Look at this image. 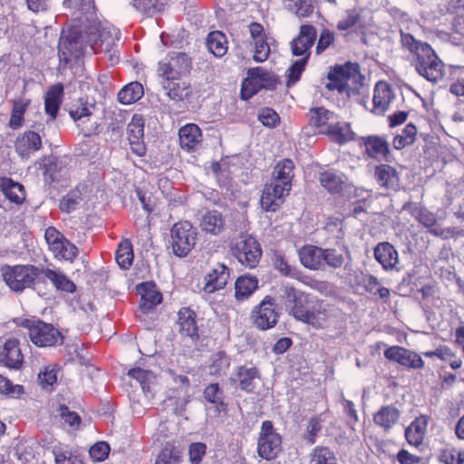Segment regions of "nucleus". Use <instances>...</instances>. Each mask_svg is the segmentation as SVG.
Masks as SVG:
<instances>
[{"instance_id":"obj_20","label":"nucleus","mask_w":464,"mask_h":464,"mask_svg":"<svg viewBox=\"0 0 464 464\" xmlns=\"http://www.w3.org/2000/svg\"><path fill=\"white\" fill-rule=\"evenodd\" d=\"M143 128L144 121L142 117L138 114L133 115L131 121L127 127L128 140L131 150L139 156H142L145 152L143 146Z\"/></svg>"},{"instance_id":"obj_29","label":"nucleus","mask_w":464,"mask_h":464,"mask_svg":"<svg viewBox=\"0 0 464 464\" xmlns=\"http://www.w3.org/2000/svg\"><path fill=\"white\" fill-rule=\"evenodd\" d=\"M428 417L420 415L408 426V444L419 448L422 445L423 438L427 430Z\"/></svg>"},{"instance_id":"obj_37","label":"nucleus","mask_w":464,"mask_h":464,"mask_svg":"<svg viewBox=\"0 0 464 464\" xmlns=\"http://www.w3.org/2000/svg\"><path fill=\"white\" fill-rule=\"evenodd\" d=\"M207 46L215 56L222 57L227 51L226 35L219 31L209 33L207 38Z\"/></svg>"},{"instance_id":"obj_6","label":"nucleus","mask_w":464,"mask_h":464,"mask_svg":"<svg viewBox=\"0 0 464 464\" xmlns=\"http://www.w3.org/2000/svg\"><path fill=\"white\" fill-rule=\"evenodd\" d=\"M40 274H42V269L26 265L9 266L4 271L3 276L11 290L22 292L25 288L32 287Z\"/></svg>"},{"instance_id":"obj_39","label":"nucleus","mask_w":464,"mask_h":464,"mask_svg":"<svg viewBox=\"0 0 464 464\" xmlns=\"http://www.w3.org/2000/svg\"><path fill=\"white\" fill-rule=\"evenodd\" d=\"M366 151L379 160H386L389 154L388 143L379 137H370L365 142Z\"/></svg>"},{"instance_id":"obj_12","label":"nucleus","mask_w":464,"mask_h":464,"mask_svg":"<svg viewBox=\"0 0 464 464\" xmlns=\"http://www.w3.org/2000/svg\"><path fill=\"white\" fill-rule=\"evenodd\" d=\"M191 68V59L185 53H172L168 62L159 63V74L163 79H175L187 74Z\"/></svg>"},{"instance_id":"obj_47","label":"nucleus","mask_w":464,"mask_h":464,"mask_svg":"<svg viewBox=\"0 0 464 464\" xmlns=\"http://www.w3.org/2000/svg\"><path fill=\"white\" fill-rule=\"evenodd\" d=\"M82 200V192L79 188L69 191L62 198L59 204V208L62 212L71 213L74 211Z\"/></svg>"},{"instance_id":"obj_45","label":"nucleus","mask_w":464,"mask_h":464,"mask_svg":"<svg viewBox=\"0 0 464 464\" xmlns=\"http://www.w3.org/2000/svg\"><path fill=\"white\" fill-rule=\"evenodd\" d=\"M132 5L138 11L152 16L163 10L166 0H133Z\"/></svg>"},{"instance_id":"obj_61","label":"nucleus","mask_w":464,"mask_h":464,"mask_svg":"<svg viewBox=\"0 0 464 464\" xmlns=\"http://www.w3.org/2000/svg\"><path fill=\"white\" fill-rule=\"evenodd\" d=\"M89 453L93 460L103 461L110 453V445L105 441L97 442L91 447Z\"/></svg>"},{"instance_id":"obj_1","label":"nucleus","mask_w":464,"mask_h":464,"mask_svg":"<svg viewBox=\"0 0 464 464\" xmlns=\"http://www.w3.org/2000/svg\"><path fill=\"white\" fill-rule=\"evenodd\" d=\"M408 50L411 64L420 76L434 83L443 79L445 65L430 44L408 34Z\"/></svg>"},{"instance_id":"obj_26","label":"nucleus","mask_w":464,"mask_h":464,"mask_svg":"<svg viewBox=\"0 0 464 464\" xmlns=\"http://www.w3.org/2000/svg\"><path fill=\"white\" fill-rule=\"evenodd\" d=\"M179 136L180 146L188 150L194 149L202 140L201 130L194 123L181 127Z\"/></svg>"},{"instance_id":"obj_52","label":"nucleus","mask_w":464,"mask_h":464,"mask_svg":"<svg viewBox=\"0 0 464 464\" xmlns=\"http://www.w3.org/2000/svg\"><path fill=\"white\" fill-rule=\"evenodd\" d=\"M179 460L180 451L167 444L158 455L155 464H179Z\"/></svg>"},{"instance_id":"obj_14","label":"nucleus","mask_w":464,"mask_h":464,"mask_svg":"<svg viewBox=\"0 0 464 464\" xmlns=\"http://www.w3.org/2000/svg\"><path fill=\"white\" fill-rule=\"evenodd\" d=\"M290 190V185H285L272 179L269 184L265 186L263 190L260 198L262 208L266 211H276L282 203L283 197L288 195Z\"/></svg>"},{"instance_id":"obj_5","label":"nucleus","mask_w":464,"mask_h":464,"mask_svg":"<svg viewBox=\"0 0 464 464\" xmlns=\"http://www.w3.org/2000/svg\"><path fill=\"white\" fill-rule=\"evenodd\" d=\"M170 238L173 254L186 257L196 246L198 229L188 221H179L171 227Z\"/></svg>"},{"instance_id":"obj_8","label":"nucleus","mask_w":464,"mask_h":464,"mask_svg":"<svg viewBox=\"0 0 464 464\" xmlns=\"http://www.w3.org/2000/svg\"><path fill=\"white\" fill-rule=\"evenodd\" d=\"M362 78L360 66L357 63H346L343 65H336L327 75L329 82L325 84L328 90H338L343 92L348 87V82H356Z\"/></svg>"},{"instance_id":"obj_40","label":"nucleus","mask_w":464,"mask_h":464,"mask_svg":"<svg viewBox=\"0 0 464 464\" xmlns=\"http://www.w3.org/2000/svg\"><path fill=\"white\" fill-rule=\"evenodd\" d=\"M309 126L320 129L326 126L329 121L334 119V113L324 107L311 108L308 112Z\"/></svg>"},{"instance_id":"obj_2","label":"nucleus","mask_w":464,"mask_h":464,"mask_svg":"<svg viewBox=\"0 0 464 464\" xmlns=\"http://www.w3.org/2000/svg\"><path fill=\"white\" fill-rule=\"evenodd\" d=\"M87 44L98 54H103L111 65L119 62V51L116 41L120 32L109 23L95 22L83 31Z\"/></svg>"},{"instance_id":"obj_19","label":"nucleus","mask_w":464,"mask_h":464,"mask_svg":"<svg viewBox=\"0 0 464 464\" xmlns=\"http://www.w3.org/2000/svg\"><path fill=\"white\" fill-rule=\"evenodd\" d=\"M14 146L20 157L28 159L42 148V138L36 131L26 130L17 137Z\"/></svg>"},{"instance_id":"obj_24","label":"nucleus","mask_w":464,"mask_h":464,"mask_svg":"<svg viewBox=\"0 0 464 464\" xmlns=\"http://www.w3.org/2000/svg\"><path fill=\"white\" fill-rule=\"evenodd\" d=\"M178 316L179 333L191 338L198 337V328L196 322V314L189 308L183 307L179 311Z\"/></svg>"},{"instance_id":"obj_4","label":"nucleus","mask_w":464,"mask_h":464,"mask_svg":"<svg viewBox=\"0 0 464 464\" xmlns=\"http://www.w3.org/2000/svg\"><path fill=\"white\" fill-rule=\"evenodd\" d=\"M86 44L83 31L77 27L63 31L58 44L60 65L65 67L70 63L82 56Z\"/></svg>"},{"instance_id":"obj_25","label":"nucleus","mask_w":464,"mask_h":464,"mask_svg":"<svg viewBox=\"0 0 464 464\" xmlns=\"http://www.w3.org/2000/svg\"><path fill=\"white\" fill-rule=\"evenodd\" d=\"M0 190L13 203L21 204L25 199L24 186L10 178L0 177Z\"/></svg>"},{"instance_id":"obj_28","label":"nucleus","mask_w":464,"mask_h":464,"mask_svg":"<svg viewBox=\"0 0 464 464\" xmlns=\"http://www.w3.org/2000/svg\"><path fill=\"white\" fill-rule=\"evenodd\" d=\"M63 93V86L62 83H57L52 86L46 92L44 99L45 112L54 120L57 116L60 105L62 103V96Z\"/></svg>"},{"instance_id":"obj_17","label":"nucleus","mask_w":464,"mask_h":464,"mask_svg":"<svg viewBox=\"0 0 464 464\" xmlns=\"http://www.w3.org/2000/svg\"><path fill=\"white\" fill-rule=\"evenodd\" d=\"M395 95L392 86L384 82L379 81L374 87L372 112L376 115H383L388 110Z\"/></svg>"},{"instance_id":"obj_49","label":"nucleus","mask_w":464,"mask_h":464,"mask_svg":"<svg viewBox=\"0 0 464 464\" xmlns=\"http://www.w3.org/2000/svg\"><path fill=\"white\" fill-rule=\"evenodd\" d=\"M327 133L339 143L345 142L352 139V130L349 125L339 122L330 124L327 127Z\"/></svg>"},{"instance_id":"obj_58","label":"nucleus","mask_w":464,"mask_h":464,"mask_svg":"<svg viewBox=\"0 0 464 464\" xmlns=\"http://www.w3.org/2000/svg\"><path fill=\"white\" fill-rule=\"evenodd\" d=\"M229 366V359L224 352H218L213 356L210 372L214 374H222Z\"/></svg>"},{"instance_id":"obj_55","label":"nucleus","mask_w":464,"mask_h":464,"mask_svg":"<svg viewBox=\"0 0 464 464\" xmlns=\"http://www.w3.org/2000/svg\"><path fill=\"white\" fill-rule=\"evenodd\" d=\"M322 430V420L319 416L312 418L306 427L305 432L304 433V440L309 444L315 442L316 436Z\"/></svg>"},{"instance_id":"obj_38","label":"nucleus","mask_w":464,"mask_h":464,"mask_svg":"<svg viewBox=\"0 0 464 464\" xmlns=\"http://www.w3.org/2000/svg\"><path fill=\"white\" fill-rule=\"evenodd\" d=\"M309 464H338V460L328 447L316 446L309 454Z\"/></svg>"},{"instance_id":"obj_53","label":"nucleus","mask_w":464,"mask_h":464,"mask_svg":"<svg viewBox=\"0 0 464 464\" xmlns=\"http://www.w3.org/2000/svg\"><path fill=\"white\" fill-rule=\"evenodd\" d=\"M353 26L360 28L364 26L361 14L356 10H349L346 16L340 20L337 24V28L342 31L348 30Z\"/></svg>"},{"instance_id":"obj_41","label":"nucleus","mask_w":464,"mask_h":464,"mask_svg":"<svg viewBox=\"0 0 464 464\" xmlns=\"http://www.w3.org/2000/svg\"><path fill=\"white\" fill-rule=\"evenodd\" d=\"M29 104V99H19L14 102L11 117L8 123L11 129L17 130L23 126L24 114Z\"/></svg>"},{"instance_id":"obj_51","label":"nucleus","mask_w":464,"mask_h":464,"mask_svg":"<svg viewBox=\"0 0 464 464\" xmlns=\"http://www.w3.org/2000/svg\"><path fill=\"white\" fill-rule=\"evenodd\" d=\"M287 9L299 17H306L313 13L312 0H285Z\"/></svg>"},{"instance_id":"obj_22","label":"nucleus","mask_w":464,"mask_h":464,"mask_svg":"<svg viewBox=\"0 0 464 464\" xmlns=\"http://www.w3.org/2000/svg\"><path fill=\"white\" fill-rule=\"evenodd\" d=\"M323 254V248L312 245L304 246L298 251L301 264L312 270H318L324 267Z\"/></svg>"},{"instance_id":"obj_42","label":"nucleus","mask_w":464,"mask_h":464,"mask_svg":"<svg viewBox=\"0 0 464 464\" xmlns=\"http://www.w3.org/2000/svg\"><path fill=\"white\" fill-rule=\"evenodd\" d=\"M133 251L130 241H122L116 251L115 259L121 269H129L133 262Z\"/></svg>"},{"instance_id":"obj_13","label":"nucleus","mask_w":464,"mask_h":464,"mask_svg":"<svg viewBox=\"0 0 464 464\" xmlns=\"http://www.w3.org/2000/svg\"><path fill=\"white\" fill-rule=\"evenodd\" d=\"M252 317L255 325L260 330H267L274 327L278 320L274 298L266 296L252 311Z\"/></svg>"},{"instance_id":"obj_43","label":"nucleus","mask_w":464,"mask_h":464,"mask_svg":"<svg viewBox=\"0 0 464 464\" xmlns=\"http://www.w3.org/2000/svg\"><path fill=\"white\" fill-rule=\"evenodd\" d=\"M274 267L285 276L301 281L303 274L296 267L290 266L282 255L276 254L273 258Z\"/></svg>"},{"instance_id":"obj_56","label":"nucleus","mask_w":464,"mask_h":464,"mask_svg":"<svg viewBox=\"0 0 464 464\" xmlns=\"http://www.w3.org/2000/svg\"><path fill=\"white\" fill-rule=\"evenodd\" d=\"M278 114L271 108H262L258 111V121L266 127L275 128L279 123Z\"/></svg>"},{"instance_id":"obj_50","label":"nucleus","mask_w":464,"mask_h":464,"mask_svg":"<svg viewBox=\"0 0 464 464\" xmlns=\"http://www.w3.org/2000/svg\"><path fill=\"white\" fill-rule=\"evenodd\" d=\"M324 266L327 265L332 268H339L345 261V256H349V252L345 250L343 253L338 252L336 249H324Z\"/></svg>"},{"instance_id":"obj_21","label":"nucleus","mask_w":464,"mask_h":464,"mask_svg":"<svg viewBox=\"0 0 464 464\" xmlns=\"http://www.w3.org/2000/svg\"><path fill=\"white\" fill-rule=\"evenodd\" d=\"M162 87L166 94L173 101L180 102L188 99L192 93L190 84L179 78L163 79Z\"/></svg>"},{"instance_id":"obj_62","label":"nucleus","mask_w":464,"mask_h":464,"mask_svg":"<svg viewBox=\"0 0 464 464\" xmlns=\"http://www.w3.org/2000/svg\"><path fill=\"white\" fill-rule=\"evenodd\" d=\"M44 168V175H49L50 179L54 181L56 179V172L61 171L62 162L57 158H44L42 160Z\"/></svg>"},{"instance_id":"obj_18","label":"nucleus","mask_w":464,"mask_h":464,"mask_svg":"<svg viewBox=\"0 0 464 464\" xmlns=\"http://www.w3.org/2000/svg\"><path fill=\"white\" fill-rule=\"evenodd\" d=\"M24 362V356L15 339H8L5 344L0 347V363L4 366L19 370Z\"/></svg>"},{"instance_id":"obj_63","label":"nucleus","mask_w":464,"mask_h":464,"mask_svg":"<svg viewBox=\"0 0 464 464\" xmlns=\"http://www.w3.org/2000/svg\"><path fill=\"white\" fill-rule=\"evenodd\" d=\"M255 44V54L254 60L260 63L266 61L270 53V47L266 41V38H262L254 41Z\"/></svg>"},{"instance_id":"obj_44","label":"nucleus","mask_w":464,"mask_h":464,"mask_svg":"<svg viewBox=\"0 0 464 464\" xmlns=\"http://www.w3.org/2000/svg\"><path fill=\"white\" fill-rule=\"evenodd\" d=\"M51 251L56 258L67 261H72L78 253L77 247L65 237L57 246H54Z\"/></svg>"},{"instance_id":"obj_27","label":"nucleus","mask_w":464,"mask_h":464,"mask_svg":"<svg viewBox=\"0 0 464 464\" xmlns=\"http://www.w3.org/2000/svg\"><path fill=\"white\" fill-rule=\"evenodd\" d=\"M374 256L384 269L396 268L398 254L390 243L383 242L378 244L374 248Z\"/></svg>"},{"instance_id":"obj_46","label":"nucleus","mask_w":464,"mask_h":464,"mask_svg":"<svg viewBox=\"0 0 464 464\" xmlns=\"http://www.w3.org/2000/svg\"><path fill=\"white\" fill-rule=\"evenodd\" d=\"M319 181L331 193H338L343 189V179L334 172L324 171L320 173Z\"/></svg>"},{"instance_id":"obj_48","label":"nucleus","mask_w":464,"mask_h":464,"mask_svg":"<svg viewBox=\"0 0 464 464\" xmlns=\"http://www.w3.org/2000/svg\"><path fill=\"white\" fill-rule=\"evenodd\" d=\"M129 376L135 379L139 383L143 392H149L150 383L155 380V375L151 371L143 370L140 368L130 369L128 372Z\"/></svg>"},{"instance_id":"obj_33","label":"nucleus","mask_w":464,"mask_h":464,"mask_svg":"<svg viewBox=\"0 0 464 464\" xmlns=\"http://www.w3.org/2000/svg\"><path fill=\"white\" fill-rule=\"evenodd\" d=\"M42 274L44 275V276L48 278L58 290L68 293H73L75 291L76 286L74 283L64 274L49 268L42 269Z\"/></svg>"},{"instance_id":"obj_16","label":"nucleus","mask_w":464,"mask_h":464,"mask_svg":"<svg viewBox=\"0 0 464 464\" xmlns=\"http://www.w3.org/2000/svg\"><path fill=\"white\" fill-rule=\"evenodd\" d=\"M229 279V269L223 264H216L211 270L205 276V285L203 290L205 293L213 294L216 291L223 289Z\"/></svg>"},{"instance_id":"obj_34","label":"nucleus","mask_w":464,"mask_h":464,"mask_svg":"<svg viewBox=\"0 0 464 464\" xmlns=\"http://www.w3.org/2000/svg\"><path fill=\"white\" fill-rule=\"evenodd\" d=\"M294 167V162L289 159H285L279 161L273 171V179L276 182L290 185L292 188Z\"/></svg>"},{"instance_id":"obj_31","label":"nucleus","mask_w":464,"mask_h":464,"mask_svg":"<svg viewBox=\"0 0 464 464\" xmlns=\"http://www.w3.org/2000/svg\"><path fill=\"white\" fill-rule=\"evenodd\" d=\"M139 291L141 294L140 308L143 313L150 312L162 300L160 293L154 290L152 286L141 284L139 285Z\"/></svg>"},{"instance_id":"obj_3","label":"nucleus","mask_w":464,"mask_h":464,"mask_svg":"<svg viewBox=\"0 0 464 464\" xmlns=\"http://www.w3.org/2000/svg\"><path fill=\"white\" fill-rule=\"evenodd\" d=\"M311 296L291 285L281 287L280 302L285 311L296 320L313 326L320 324L318 315L312 310Z\"/></svg>"},{"instance_id":"obj_9","label":"nucleus","mask_w":464,"mask_h":464,"mask_svg":"<svg viewBox=\"0 0 464 464\" xmlns=\"http://www.w3.org/2000/svg\"><path fill=\"white\" fill-rule=\"evenodd\" d=\"M282 439L273 426L272 421L265 420L262 423L258 437L257 452L266 459L275 458L281 450Z\"/></svg>"},{"instance_id":"obj_54","label":"nucleus","mask_w":464,"mask_h":464,"mask_svg":"<svg viewBox=\"0 0 464 464\" xmlns=\"http://www.w3.org/2000/svg\"><path fill=\"white\" fill-rule=\"evenodd\" d=\"M204 398L210 403L218 406H223L224 393L218 383H210L204 390Z\"/></svg>"},{"instance_id":"obj_57","label":"nucleus","mask_w":464,"mask_h":464,"mask_svg":"<svg viewBox=\"0 0 464 464\" xmlns=\"http://www.w3.org/2000/svg\"><path fill=\"white\" fill-rule=\"evenodd\" d=\"M306 58H301L297 61H295L287 70V86H290L291 84H295L301 76V73L305 68V65L307 63Z\"/></svg>"},{"instance_id":"obj_60","label":"nucleus","mask_w":464,"mask_h":464,"mask_svg":"<svg viewBox=\"0 0 464 464\" xmlns=\"http://www.w3.org/2000/svg\"><path fill=\"white\" fill-rule=\"evenodd\" d=\"M38 380L43 387L52 386L57 381V370L55 365H48L38 374Z\"/></svg>"},{"instance_id":"obj_35","label":"nucleus","mask_w":464,"mask_h":464,"mask_svg":"<svg viewBox=\"0 0 464 464\" xmlns=\"http://www.w3.org/2000/svg\"><path fill=\"white\" fill-rule=\"evenodd\" d=\"M399 415V411L395 407L383 406L374 414L373 421L386 430L398 420Z\"/></svg>"},{"instance_id":"obj_59","label":"nucleus","mask_w":464,"mask_h":464,"mask_svg":"<svg viewBox=\"0 0 464 464\" xmlns=\"http://www.w3.org/2000/svg\"><path fill=\"white\" fill-rule=\"evenodd\" d=\"M440 460L444 464H464V451L445 450L440 453Z\"/></svg>"},{"instance_id":"obj_32","label":"nucleus","mask_w":464,"mask_h":464,"mask_svg":"<svg viewBox=\"0 0 464 464\" xmlns=\"http://www.w3.org/2000/svg\"><path fill=\"white\" fill-rule=\"evenodd\" d=\"M257 284L254 276H239L235 283V297L239 301L248 298L257 288Z\"/></svg>"},{"instance_id":"obj_15","label":"nucleus","mask_w":464,"mask_h":464,"mask_svg":"<svg viewBox=\"0 0 464 464\" xmlns=\"http://www.w3.org/2000/svg\"><path fill=\"white\" fill-rule=\"evenodd\" d=\"M317 36L316 29L310 24H304L300 27L297 37L291 42L292 53L295 56H303V58L310 57V49L313 46Z\"/></svg>"},{"instance_id":"obj_10","label":"nucleus","mask_w":464,"mask_h":464,"mask_svg":"<svg viewBox=\"0 0 464 464\" xmlns=\"http://www.w3.org/2000/svg\"><path fill=\"white\" fill-rule=\"evenodd\" d=\"M23 325L28 328L29 337L37 346H53L62 343L61 334L52 324L41 321L31 324L29 320H25Z\"/></svg>"},{"instance_id":"obj_7","label":"nucleus","mask_w":464,"mask_h":464,"mask_svg":"<svg viewBox=\"0 0 464 464\" xmlns=\"http://www.w3.org/2000/svg\"><path fill=\"white\" fill-rule=\"evenodd\" d=\"M231 252L241 265L249 268L256 267L262 256L260 245L252 236H240Z\"/></svg>"},{"instance_id":"obj_23","label":"nucleus","mask_w":464,"mask_h":464,"mask_svg":"<svg viewBox=\"0 0 464 464\" xmlns=\"http://www.w3.org/2000/svg\"><path fill=\"white\" fill-rule=\"evenodd\" d=\"M259 378L258 370L256 367L242 365L237 368L233 380L242 391L252 392L255 389V381Z\"/></svg>"},{"instance_id":"obj_11","label":"nucleus","mask_w":464,"mask_h":464,"mask_svg":"<svg viewBox=\"0 0 464 464\" xmlns=\"http://www.w3.org/2000/svg\"><path fill=\"white\" fill-rule=\"evenodd\" d=\"M95 104L88 103L82 99H79L76 102L72 103L68 108L71 118L77 122V126L81 128L85 136L95 133L98 128L96 121L90 123L92 111Z\"/></svg>"},{"instance_id":"obj_36","label":"nucleus","mask_w":464,"mask_h":464,"mask_svg":"<svg viewBox=\"0 0 464 464\" xmlns=\"http://www.w3.org/2000/svg\"><path fill=\"white\" fill-rule=\"evenodd\" d=\"M143 93V86L138 82H133L119 92L118 100L122 104H131L139 101Z\"/></svg>"},{"instance_id":"obj_30","label":"nucleus","mask_w":464,"mask_h":464,"mask_svg":"<svg viewBox=\"0 0 464 464\" xmlns=\"http://www.w3.org/2000/svg\"><path fill=\"white\" fill-rule=\"evenodd\" d=\"M224 226L222 214L218 210H208L201 217L200 227L208 233L218 235L224 229Z\"/></svg>"},{"instance_id":"obj_64","label":"nucleus","mask_w":464,"mask_h":464,"mask_svg":"<svg viewBox=\"0 0 464 464\" xmlns=\"http://www.w3.org/2000/svg\"><path fill=\"white\" fill-rule=\"evenodd\" d=\"M206 445L201 442H195L189 446V460L192 464H199L206 453Z\"/></svg>"}]
</instances>
